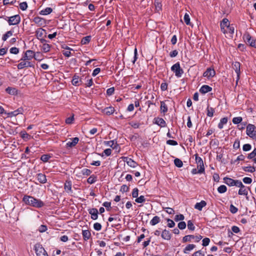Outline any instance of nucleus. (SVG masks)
<instances>
[{
  "label": "nucleus",
  "mask_w": 256,
  "mask_h": 256,
  "mask_svg": "<svg viewBox=\"0 0 256 256\" xmlns=\"http://www.w3.org/2000/svg\"><path fill=\"white\" fill-rule=\"evenodd\" d=\"M122 159L128 166L132 168H136L138 165V164L135 161L128 157H122Z\"/></svg>",
  "instance_id": "2eb2a0df"
},
{
  "label": "nucleus",
  "mask_w": 256,
  "mask_h": 256,
  "mask_svg": "<svg viewBox=\"0 0 256 256\" xmlns=\"http://www.w3.org/2000/svg\"><path fill=\"white\" fill-rule=\"evenodd\" d=\"M240 147V141L238 139L236 140L233 144V148L234 149H238Z\"/></svg>",
  "instance_id": "69168bd1"
},
{
  "label": "nucleus",
  "mask_w": 256,
  "mask_h": 256,
  "mask_svg": "<svg viewBox=\"0 0 256 256\" xmlns=\"http://www.w3.org/2000/svg\"><path fill=\"white\" fill-rule=\"evenodd\" d=\"M154 6L156 7V10L157 12H159L162 9V4L158 0H155L154 2Z\"/></svg>",
  "instance_id": "de8ad7c7"
},
{
  "label": "nucleus",
  "mask_w": 256,
  "mask_h": 256,
  "mask_svg": "<svg viewBox=\"0 0 256 256\" xmlns=\"http://www.w3.org/2000/svg\"><path fill=\"white\" fill-rule=\"evenodd\" d=\"M242 170L246 172L252 173L256 171V168L253 166H248L242 167Z\"/></svg>",
  "instance_id": "58836bf2"
},
{
  "label": "nucleus",
  "mask_w": 256,
  "mask_h": 256,
  "mask_svg": "<svg viewBox=\"0 0 256 256\" xmlns=\"http://www.w3.org/2000/svg\"><path fill=\"white\" fill-rule=\"evenodd\" d=\"M244 158H245V156L244 155H243L242 154H240V156H238V158H236V160H234L232 161V160L231 161V164H236V163H237V164H238V162L239 161H242V160H244Z\"/></svg>",
  "instance_id": "ea45409f"
},
{
  "label": "nucleus",
  "mask_w": 256,
  "mask_h": 256,
  "mask_svg": "<svg viewBox=\"0 0 256 256\" xmlns=\"http://www.w3.org/2000/svg\"><path fill=\"white\" fill-rule=\"evenodd\" d=\"M206 205V202L204 200H201L200 202H197L194 205V208L198 210H202V208Z\"/></svg>",
  "instance_id": "393cba45"
},
{
  "label": "nucleus",
  "mask_w": 256,
  "mask_h": 256,
  "mask_svg": "<svg viewBox=\"0 0 256 256\" xmlns=\"http://www.w3.org/2000/svg\"><path fill=\"white\" fill-rule=\"evenodd\" d=\"M20 136H21V138L24 140H28L30 139L31 138V136L29 134H28V133H26V131H22L20 133Z\"/></svg>",
  "instance_id": "7c9ffc66"
},
{
  "label": "nucleus",
  "mask_w": 256,
  "mask_h": 256,
  "mask_svg": "<svg viewBox=\"0 0 256 256\" xmlns=\"http://www.w3.org/2000/svg\"><path fill=\"white\" fill-rule=\"evenodd\" d=\"M34 250L36 256H49L44 248L40 243L36 244Z\"/></svg>",
  "instance_id": "39448f33"
},
{
  "label": "nucleus",
  "mask_w": 256,
  "mask_h": 256,
  "mask_svg": "<svg viewBox=\"0 0 256 256\" xmlns=\"http://www.w3.org/2000/svg\"><path fill=\"white\" fill-rule=\"evenodd\" d=\"M138 195V188H136L133 189L132 192V196L134 198H136Z\"/></svg>",
  "instance_id": "774afa93"
},
{
  "label": "nucleus",
  "mask_w": 256,
  "mask_h": 256,
  "mask_svg": "<svg viewBox=\"0 0 256 256\" xmlns=\"http://www.w3.org/2000/svg\"><path fill=\"white\" fill-rule=\"evenodd\" d=\"M48 230L47 226L46 225L42 224L38 228V230L40 232H45Z\"/></svg>",
  "instance_id": "e2e57ef3"
},
{
  "label": "nucleus",
  "mask_w": 256,
  "mask_h": 256,
  "mask_svg": "<svg viewBox=\"0 0 256 256\" xmlns=\"http://www.w3.org/2000/svg\"><path fill=\"white\" fill-rule=\"evenodd\" d=\"M188 236L189 237V239H190V240L194 239H196V240H201L202 238V236L199 234H196V235L190 234Z\"/></svg>",
  "instance_id": "c03bdc74"
},
{
  "label": "nucleus",
  "mask_w": 256,
  "mask_h": 256,
  "mask_svg": "<svg viewBox=\"0 0 256 256\" xmlns=\"http://www.w3.org/2000/svg\"><path fill=\"white\" fill-rule=\"evenodd\" d=\"M154 120H155L154 123L160 127L164 128L166 126V122L162 118H156Z\"/></svg>",
  "instance_id": "6ab92c4d"
},
{
  "label": "nucleus",
  "mask_w": 256,
  "mask_h": 256,
  "mask_svg": "<svg viewBox=\"0 0 256 256\" xmlns=\"http://www.w3.org/2000/svg\"><path fill=\"white\" fill-rule=\"evenodd\" d=\"M246 134L250 138L256 141V126L254 124H249L247 125Z\"/></svg>",
  "instance_id": "7ed1b4c3"
},
{
  "label": "nucleus",
  "mask_w": 256,
  "mask_h": 256,
  "mask_svg": "<svg viewBox=\"0 0 256 256\" xmlns=\"http://www.w3.org/2000/svg\"><path fill=\"white\" fill-rule=\"evenodd\" d=\"M184 20L186 24L190 25V18L188 14H185L184 17Z\"/></svg>",
  "instance_id": "603ef678"
},
{
  "label": "nucleus",
  "mask_w": 256,
  "mask_h": 256,
  "mask_svg": "<svg viewBox=\"0 0 256 256\" xmlns=\"http://www.w3.org/2000/svg\"><path fill=\"white\" fill-rule=\"evenodd\" d=\"M6 92L8 94L13 96L16 95L18 94L17 90L16 88L12 87H8L6 89Z\"/></svg>",
  "instance_id": "bb28decb"
},
{
  "label": "nucleus",
  "mask_w": 256,
  "mask_h": 256,
  "mask_svg": "<svg viewBox=\"0 0 256 256\" xmlns=\"http://www.w3.org/2000/svg\"><path fill=\"white\" fill-rule=\"evenodd\" d=\"M84 78L82 82L84 80L86 82L85 84L86 86L87 87H90L93 84V80L88 74H84Z\"/></svg>",
  "instance_id": "f3484780"
},
{
  "label": "nucleus",
  "mask_w": 256,
  "mask_h": 256,
  "mask_svg": "<svg viewBox=\"0 0 256 256\" xmlns=\"http://www.w3.org/2000/svg\"><path fill=\"white\" fill-rule=\"evenodd\" d=\"M212 90V88L208 85H203L200 89V92L202 94H205Z\"/></svg>",
  "instance_id": "412c9836"
},
{
  "label": "nucleus",
  "mask_w": 256,
  "mask_h": 256,
  "mask_svg": "<svg viewBox=\"0 0 256 256\" xmlns=\"http://www.w3.org/2000/svg\"><path fill=\"white\" fill-rule=\"evenodd\" d=\"M22 201L26 204L36 208H40L44 206V204L42 200L30 196L24 195Z\"/></svg>",
  "instance_id": "f257e3e1"
},
{
  "label": "nucleus",
  "mask_w": 256,
  "mask_h": 256,
  "mask_svg": "<svg viewBox=\"0 0 256 256\" xmlns=\"http://www.w3.org/2000/svg\"><path fill=\"white\" fill-rule=\"evenodd\" d=\"M227 188L224 185H221L218 188V191L220 194H223L226 192Z\"/></svg>",
  "instance_id": "49530a36"
},
{
  "label": "nucleus",
  "mask_w": 256,
  "mask_h": 256,
  "mask_svg": "<svg viewBox=\"0 0 256 256\" xmlns=\"http://www.w3.org/2000/svg\"><path fill=\"white\" fill-rule=\"evenodd\" d=\"M114 108L110 106L102 109V112L107 116H110L114 112Z\"/></svg>",
  "instance_id": "aec40b11"
},
{
  "label": "nucleus",
  "mask_w": 256,
  "mask_h": 256,
  "mask_svg": "<svg viewBox=\"0 0 256 256\" xmlns=\"http://www.w3.org/2000/svg\"><path fill=\"white\" fill-rule=\"evenodd\" d=\"M243 39L246 44L256 48V39L252 38L248 32H246L244 34Z\"/></svg>",
  "instance_id": "f03ea898"
},
{
  "label": "nucleus",
  "mask_w": 256,
  "mask_h": 256,
  "mask_svg": "<svg viewBox=\"0 0 256 256\" xmlns=\"http://www.w3.org/2000/svg\"><path fill=\"white\" fill-rule=\"evenodd\" d=\"M238 210V208H236L235 206H234L233 204H230V211L231 213L234 214H236Z\"/></svg>",
  "instance_id": "0e129e2a"
},
{
  "label": "nucleus",
  "mask_w": 256,
  "mask_h": 256,
  "mask_svg": "<svg viewBox=\"0 0 256 256\" xmlns=\"http://www.w3.org/2000/svg\"><path fill=\"white\" fill-rule=\"evenodd\" d=\"M162 237L165 240H170L171 238V234L168 230H164L161 234Z\"/></svg>",
  "instance_id": "5701e85b"
},
{
  "label": "nucleus",
  "mask_w": 256,
  "mask_h": 256,
  "mask_svg": "<svg viewBox=\"0 0 256 256\" xmlns=\"http://www.w3.org/2000/svg\"><path fill=\"white\" fill-rule=\"evenodd\" d=\"M92 36H88L84 37L81 40V44H88L91 40Z\"/></svg>",
  "instance_id": "4c0bfd02"
},
{
  "label": "nucleus",
  "mask_w": 256,
  "mask_h": 256,
  "mask_svg": "<svg viewBox=\"0 0 256 256\" xmlns=\"http://www.w3.org/2000/svg\"><path fill=\"white\" fill-rule=\"evenodd\" d=\"M160 221V218L158 216H154L150 222V224L152 226H154L158 223H159Z\"/></svg>",
  "instance_id": "72a5a7b5"
},
{
  "label": "nucleus",
  "mask_w": 256,
  "mask_h": 256,
  "mask_svg": "<svg viewBox=\"0 0 256 256\" xmlns=\"http://www.w3.org/2000/svg\"><path fill=\"white\" fill-rule=\"evenodd\" d=\"M174 164L178 168H182L183 166L182 162L181 160L176 158L174 160Z\"/></svg>",
  "instance_id": "79ce46f5"
},
{
  "label": "nucleus",
  "mask_w": 256,
  "mask_h": 256,
  "mask_svg": "<svg viewBox=\"0 0 256 256\" xmlns=\"http://www.w3.org/2000/svg\"><path fill=\"white\" fill-rule=\"evenodd\" d=\"M97 180V176L94 174H92L87 179L88 184H92Z\"/></svg>",
  "instance_id": "2f4dec72"
},
{
  "label": "nucleus",
  "mask_w": 256,
  "mask_h": 256,
  "mask_svg": "<svg viewBox=\"0 0 256 256\" xmlns=\"http://www.w3.org/2000/svg\"><path fill=\"white\" fill-rule=\"evenodd\" d=\"M26 56H28L29 59L30 60L34 58L36 60H40V59L38 58L36 56V54H40V52H38L37 53H35L32 50H28L26 52Z\"/></svg>",
  "instance_id": "dca6fc26"
},
{
  "label": "nucleus",
  "mask_w": 256,
  "mask_h": 256,
  "mask_svg": "<svg viewBox=\"0 0 256 256\" xmlns=\"http://www.w3.org/2000/svg\"><path fill=\"white\" fill-rule=\"evenodd\" d=\"M28 8V4L26 2H22L20 4V8L22 10H25Z\"/></svg>",
  "instance_id": "4d7b16f0"
},
{
  "label": "nucleus",
  "mask_w": 256,
  "mask_h": 256,
  "mask_svg": "<svg viewBox=\"0 0 256 256\" xmlns=\"http://www.w3.org/2000/svg\"><path fill=\"white\" fill-rule=\"evenodd\" d=\"M195 156L196 162L197 164V168H199L200 172H205L204 166L202 158L200 157L198 154L194 155Z\"/></svg>",
  "instance_id": "0eeeda50"
},
{
  "label": "nucleus",
  "mask_w": 256,
  "mask_h": 256,
  "mask_svg": "<svg viewBox=\"0 0 256 256\" xmlns=\"http://www.w3.org/2000/svg\"><path fill=\"white\" fill-rule=\"evenodd\" d=\"M92 172V170L88 168H84L81 171L82 174L86 176H90Z\"/></svg>",
  "instance_id": "864d4df0"
},
{
  "label": "nucleus",
  "mask_w": 256,
  "mask_h": 256,
  "mask_svg": "<svg viewBox=\"0 0 256 256\" xmlns=\"http://www.w3.org/2000/svg\"><path fill=\"white\" fill-rule=\"evenodd\" d=\"M51 158V156L50 154H42L40 157V160H42L44 162H46L48 161L50 158Z\"/></svg>",
  "instance_id": "37998d69"
},
{
  "label": "nucleus",
  "mask_w": 256,
  "mask_h": 256,
  "mask_svg": "<svg viewBox=\"0 0 256 256\" xmlns=\"http://www.w3.org/2000/svg\"><path fill=\"white\" fill-rule=\"evenodd\" d=\"M166 221L168 222L167 226L168 227H169L170 228H172L174 226L175 223L172 220H171L170 218H167Z\"/></svg>",
  "instance_id": "6e6d98bb"
},
{
  "label": "nucleus",
  "mask_w": 256,
  "mask_h": 256,
  "mask_svg": "<svg viewBox=\"0 0 256 256\" xmlns=\"http://www.w3.org/2000/svg\"><path fill=\"white\" fill-rule=\"evenodd\" d=\"M84 78V75H82L80 77L76 74H75L72 76V84L74 86H79L82 84Z\"/></svg>",
  "instance_id": "6e6552de"
},
{
  "label": "nucleus",
  "mask_w": 256,
  "mask_h": 256,
  "mask_svg": "<svg viewBox=\"0 0 256 256\" xmlns=\"http://www.w3.org/2000/svg\"><path fill=\"white\" fill-rule=\"evenodd\" d=\"M216 74V72L214 69L212 68H208L206 69V71L204 72L203 74V76L204 77H206L208 78H212Z\"/></svg>",
  "instance_id": "4468645a"
},
{
  "label": "nucleus",
  "mask_w": 256,
  "mask_h": 256,
  "mask_svg": "<svg viewBox=\"0 0 256 256\" xmlns=\"http://www.w3.org/2000/svg\"><path fill=\"white\" fill-rule=\"evenodd\" d=\"M160 112L164 114H166L168 110V108L167 105L165 104V102L164 101L160 102Z\"/></svg>",
  "instance_id": "c756f323"
},
{
  "label": "nucleus",
  "mask_w": 256,
  "mask_h": 256,
  "mask_svg": "<svg viewBox=\"0 0 256 256\" xmlns=\"http://www.w3.org/2000/svg\"><path fill=\"white\" fill-rule=\"evenodd\" d=\"M34 64L29 61H22L17 66L18 70H21L24 68H34Z\"/></svg>",
  "instance_id": "9d476101"
},
{
  "label": "nucleus",
  "mask_w": 256,
  "mask_h": 256,
  "mask_svg": "<svg viewBox=\"0 0 256 256\" xmlns=\"http://www.w3.org/2000/svg\"><path fill=\"white\" fill-rule=\"evenodd\" d=\"M178 228L180 230H184L186 228V223L184 222H180L178 224Z\"/></svg>",
  "instance_id": "338daca9"
},
{
  "label": "nucleus",
  "mask_w": 256,
  "mask_h": 256,
  "mask_svg": "<svg viewBox=\"0 0 256 256\" xmlns=\"http://www.w3.org/2000/svg\"><path fill=\"white\" fill-rule=\"evenodd\" d=\"M224 182L228 186H234L236 184V180H233L228 177H224Z\"/></svg>",
  "instance_id": "b1692460"
},
{
  "label": "nucleus",
  "mask_w": 256,
  "mask_h": 256,
  "mask_svg": "<svg viewBox=\"0 0 256 256\" xmlns=\"http://www.w3.org/2000/svg\"><path fill=\"white\" fill-rule=\"evenodd\" d=\"M82 236L84 240H88L91 236V234L88 230H83L82 232Z\"/></svg>",
  "instance_id": "473e14b6"
},
{
  "label": "nucleus",
  "mask_w": 256,
  "mask_h": 256,
  "mask_svg": "<svg viewBox=\"0 0 256 256\" xmlns=\"http://www.w3.org/2000/svg\"><path fill=\"white\" fill-rule=\"evenodd\" d=\"M3 18L8 22L10 26L18 24L20 22V17L19 14L10 17L4 16Z\"/></svg>",
  "instance_id": "20e7f679"
},
{
  "label": "nucleus",
  "mask_w": 256,
  "mask_h": 256,
  "mask_svg": "<svg viewBox=\"0 0 256 256\" xmlns=\"http://www.w3.org/2000/svg\"><path fill=\"white\" fill-rule=\"evenodd\" d=\"M51 46L48 44H44L42 46V50L44 52H48L50 50Z\"/></svg>",
  "instance_id": "a18cd8bd"
},
{
  "label": "nucleus",
  "mask_w": 256,
  "mask_h": 256,
  "mask_svg": "<svg viewBox=\"0 0 256 256\" xmlns=\"http://www.w3.org/2000/svg\"><path fill=\"white\" fill-rule=\"evenodd\" d=\"M232 232H228L229 236H230V234H232V232L236 233V234L240 232V228L238 226H234L232 227Z\"/></svg>",
  "instance_id": "5fc2aeb1"
},
{
  "label": "nucleus",
  "mask_w": 256,
  "mask_h": 256,
  "mask_svg": "<svg viewBox=\"0 0 256 256\" xmlns=\"http://www.w3.org/2000/svg\"><path fill=\"white\" fill-rule=\"evenodd\" d=\"M195 248V245L194 244H189L186 246L184 248V252L185 254H188L189 252Z\"/></svg>",
  "instance_id": "f704fd0d"
},
{
  "label": "nucleus",
  "mask_w": 256,
  "mask_h": 256,
  "mask_svg": "<svg viewBox=\"0 0 256 256\" xmlns=\"http://www.w3.org/2000/svg\"><path fill=\"white\" fill-rule=\"evenodd\" d=\"M240 62H235L232 64V68L235 70L236 74H237V80L236 84L238 83V81L240 78Z\"/></svg>",
  "instance_id": "f8f14e48"
},
{
  "label": "nucleus",
  "mask_w": 256,
  "mask_h": 256,
  "mask_svg": "<svg viewBox=\"0 0 256 256\" xmlns=\"http://www.w3.org/2000/svg\"><path fill=\"white\" fill-rule=\"evenodd\" d=\"M252 146L250 144H244L242 146V150L244 152H248L251 150Z\"/></svg>",
  "instance_id": "680f3d73"
},
{
  "label": "nucleus",
  "mask_w": 256,
  "mask_h": 256,
  "mask_svg": "<svg viewBox=\"0 0 256 256\" xmlns=\"http://www.w3.org/2000/svg\"><path fill=\"white\" fill-rule=\"evenodd\" d=\"M184 218V216L182 214H176L174 218V220L178 222L179 220H182Z\"/></svg>",
  "instance_id": "13d9d810"
},
{
  "label": "nucleus",
  "mask_w": 256,
  "mask_h": 256,
  "mask_svg": "<svg viewBox=\"0 0 256 256\" xmlns=\"http://www.w3.org/2000/svg\"><path fill=\"white\" fill-rule=\"evenodd\" d=\"M171 70L175 74V76L177 78L181 77L184 72V70L180 68L179 62H178L172 66L171 67Z\"/></svg>",
  "instance_id": "423d86ee"
},
{
  "label": "nucleus",
  "mask_w": 256,
  "mask_h": 256,
  "mask_svg": "<svg viewBox=\"0 0 256 256\" xmlns=\"http://www.w3.org/2000/svg\"><path fill=\"white\" fill-rule=\"evenodd\" d=\"M44 34V36H46V30L42 28H38L36 31V36L38 39L42 38Z\"/></svg>",
  "instance_id": "a211bd4d"
},
{
  "label": "nucleus",
  "mask_w": 256,
  "mask_h": 256,
  "mask_svg": "<svg viewBox=\"0 0 256 256\" xmlns=\"http://www.w3.org/2000/svg\"><path fill=\"white\" fill-rule=\"evenodd\" d=\"M37 180L41 184H45L47 180L46 175L42 173L37 174Z\"/></svg>",
  "instance_id": "4be33fe9"
},
{
  "label": "nucleus",
  "mask_w": 256,
  "mask_h": 256,
  "mask_svg": "<svg viewBox=\"0 0 256 256\" xmlns=\"http://www.w3.org/2000/svg\"><path fill=\"white\" fill-rule=\"evenodd\" d=\"M102 206H104L108 211L110 210L111 208V202H105L102 204Z\"/></svg>",
  "instance_id": "052dcab7"
},
{
  "label": "nucleus",
  "mask_w": 256,
  "mask_h": 256,
  "mask_svg": "<svg viewBox=\"0 0 256 256\" xmlns=\"http://www.w3.org/2000/svg\"><path fill=\"white\" fill-rule=\"evenodd\" d=\"M64 188L66 191H70L72 190V182L70 180H66Z\"/></svg>",
  "instance_id": "e433bc0d"
},
{
  "label": "nucleus",
  "mask_w": 256,
  "mask_h": 256,
  "mask_svg": "<svg viewBox=\"0 0 256 256\" xmlns=\"http://www.w3.org/2000/svg\"><path fill=\"white\" fill-rule=\"evenodd\" d=\"M238 194L240 195H244L247 196L248 195V192L244 188H240L238 192Z\"/></svg>",
  "instance_id": "bf43d9fd"
},
{
  "label": "nucleus",
  "mask_w": 256,
  "mask_h": 256,
  "mask_svg": "<svg viewBox=\"0 0 256 256\" xmlns=\"http://www.w3.org/2000/svg\"><path fill=\"white\" fill-rule=\"evenodd\" d=\"M215 110L212 107L208 106L206 108V115L208 116L212 117L214 116V114Z\"/></svg>",
  "instance_id": "c9c22d12"
},
{
  "label": "nucleus",
  "mask_w": 256,
  "mask_h": 256,
  "mask_svg": "<svg viewBox=\"0 0 256 256\" xmlns=\"http://www.w3.org/2000/svg\"><path fill=\"white\" fill-rule=\"evenodd\" d=\"M188 228L190 230H194L195 229V226H194L192 220H189L188 222Z\"/></svg>",
  "instance_id": "09e8293b"
},
{
  "label": "nucleus",
  "mask_w": 256,
  "mask_h": 256,
  "mask_svg": "<svg viewBox=\"0 0 256 256\" xmlns=\"http://www.w3.org/2000/svg\"><path fill=\"white\" fill-rule=\"evenodd\" d=\"M228 118L224 117L220 119V122L218 124V128L220 129H222L224 127V125L226 124L228 122Z\"/></svg>",
  "instance_id": "c85d7f7f"
},
{
  "label": "nucleus",
  "mask_w": 256,
  "mask_h": 256,
  "mask_svg": "<svg viewBox=\"0 0 256 256\" xmlns=\"http://www.w3.org/2000/svg\"><path fill=\"white\" fill-rule=\"evenodd\" d=\"M88 213L90 214V218L93 220H96L98 218V211L96 208H92L88 210Z\"/></svg>",
  "instance_id": "ddd939ff"
},
{
  "label": "nucleus",
  "mask_w": 256,
  "mask_h": 256,
  "mask_svg": "<svg viewBox=\"0 0 256 256\" xmlns=\"http://www.w3.org/2000/svg\"><path fill=\"white\" fill-rule=\"evenodd\" d=\"M242 120V118L240 116L234 117L232 118V122L234 124H238Z\"/></svg>",
  "instance_id": "8fccbe9b"
},
{
  "label": "nucleus",
  "mask_w": 256,
  "mask_h": 256,
  "mask_svg": "<svg viewBox=\"0 0 256 256\" xmlns=\"http://www.w3.org/2000/svg\"><path fill=\"white\" fill-rule=\"evenodd\" d=\"M32 22H34V24L38 26H44L46 24V20L44 18L40 17V16H36L33 20Z\"/></svg>",
  "instance_id": "1a4fd4ad"
},
{
  "label": "nucleus",
  "mask_w": 256,
  "mask_h": 256,
  "mask_svg": "<svg viewBox=\"0 0 256 256\" xmlns=\"http://www.w3.org/2000/svg\"><path fill=\"white\" fill-rule=\"evenodd\" d=\"M79 138L75 137L72 139V142H68L66 143V146L68 148H72L78 142Z\"/></svg>",
  "instance_id": "a878e982"
},
{
  "label": "nucleus",
  "mask_w": 256,
  "mask_h": 256,
  "mask_svg": "<svg viewBox=\"0 0 256 256\" xmlns=\"http://www.w3.org/2000/svg\"><path fill=\"white\" fill-rule=\"evenodd\" d=\"M13 34V31L12 30L8 31L5 34L2 36V40L4 41H6L9 37L12 36Z\"/></svg>",
  "instance_id": "a19ab883"
},
{
  "label": "nucleus",
  "mask_w": 256,
  "mask_h": 256,
  "mask_svg": "<svg viewBox=\"0 0 256 256\" xmlns=\"http://www.w3.org/2000/svg\"><path fill=\"white\" fill-rule=\"evenodd\" d=\"M146 201V198L144 196H140L139 197H137L136 200L135 202L137 203H142Z\"/></svg>",
  "instance_id": "3c124183"
},
{
  "label": "nucleus",
  "mask_w": 256,
  "mask_h": 256,
  "mask_svg": "<svg viewBox=\"0 0 256 256\" xmlns=\"http://www.w3.org/2000/svg\"><path fill=\"white\" fill-rule=\"evenodd\" d=\"M230 24V22L226 18H224L220 22V26L222 32L224 34L227 33L226 30L225 29V28L229 27V25Z\"/></svg>",
  "instance_id": "9b49d317"
},
{
  "label": "nucleus",
  "mask_w": 256,
  "mask_h": 256,
  "mask_svg": "<svg viewBox=\"0 0 256 256\" xmlns=\"http://www.w3.org/2000/svg\"><path fill=\"white\" fill-rule=\"evenodd\" d=\"M52 12V9L51 8L47 7L46 8L40 10V14L41 15L46 16L50 14Z\"/></svg>",
  "instance_id": "cd10ccee"
}]
</instances>
